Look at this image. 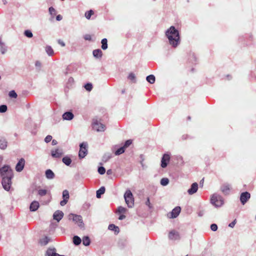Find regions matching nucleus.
<instances>
[{"label":"nucleus","mask_w":256,"mask_h":256,"mask_svg":"<svg viewBox=\"0 0 256 256\" xmlns=\"http://www.w3.org/2000/svg\"><path fill=\"white\" fill-rule=\"evenodd\" d=\"M0 173L2 178V184L3 188L8 191L12 184V178L13 177V172L8 166H4L0 168Z\"/></svg>","instance_id":"1"},{"label":"nucleus","mask_w":256,"mask_h":256,"mask_svg":"<svg viewBox=\"0 0 256 256\" xmlns=\"http://www.w3.org/2000/svg\"><path fill=\"white\" fill-rule=\"evenodd\" d=\"M168 42L174 48H176L180 42L178 31L174 26H171L166 32Z\"/></svg>","instance_id":"2"},{"label":"nucleus","mask_w":256,"mask_h":256,"mask_svg":"<svg viewBox=\"0 0 256 256\" xmlns=\"http://www.w3.org/2000/svg\"><path fill=\"white\" fill-rule=\"evenodd\" d=\"M125 202L128 208H132L134 205V198L130 190H127L124 194Z\"/></svg>","instance_id":"3"},{"label":"nucleus","mask_w":256,"mask_h":256,"mask_svg":"<svg viewBox=\"0 0 256 256\" xmlns=\"http://www.w3.org/2000/svg\"><path fill=\"white\" fill-rule=\"evenodd\" d=\"M211 202L216 207H220L224 204L222 197L218 194H214L211 198Z\"/></svg>","instance_id":"4"},{"label":"nucleus","mask_w":256,"mask_h":256,"mask_svg":"<svg viewBox=\"0 0 256 256\" xmlns=\"http://www.w3.org/2000/svg\"><path fill=\"white\" fill-rule=\"evenodd\" d=\"M80 149L78 154V156L80 158H84L88 153V144L86 142H82L80 144Z\"/></svg>","instance_id":"5"},{"label":"nucleus","mask_w":256,"mask_h":256,"mask_svg":"<svg viewBox=\"0 0 256 256\" xmlns=\"http://www.w3.org/2000/svg\"><path fill=\"white\" fill-rule=\"evenodd\" d=\"M180 210V207L176 206L172 210V212L168 214V216L170 218H176L179 215Z\"/></svg>","instance_id":"6"},{"label":"nucleus","mask_w":256,"mask_h":256,"mask_svg":"<svg viewBox=\"0 0 256 256\" xmlns=\"http://www.w3.org/2000/svg\"><path fill=\"white\" fill-rule=\"evenodd\" d=\"M168 238L172 240H178L180 238L179 232L175 230L170 232Z\"/></svg>","instance_id":"7"},{"label":"nucleus","mask_w":256,"mask_h":256,"mask_svg":"<svg viewBox=\"0 0 256 256\" xmlns=\"http://www.w3.org/2000/svg\"><path fill=\"white\" fill-rule=\"evenodd\" d=\"M250 198V194L246 192L241 193V204L244 205Z\"/></svg>","instance_id":"8"},{"label":"nucleus","mask_w":256,"mask_h":256,"mask_svg":"<svg viewBox=\"0 0 256 256\" xmlns=\"http://www.w3.org/2000/svg\"><path fill=\"white\" fill-rule=\"evenodd\" d=\"M93 128L98 132H102L104 130L105 126L96 121L93 123Z\"/></svg>","instance_id":"9"},{"label":"nucleus","mask_w":256,"mask_h":256,"mask_svg":"<svg viewBox=\"0 0 256 256\" xmlns=\"http://www.w3.org/2000/svg\"><path fill=\"white\" fill-rule=\"evenodd\" d=\"M64 214L61 210H56L53 214V218L59 222L64 217Z\"/></svg>","instance_id":"10"},{"label":"nucleus","mask_w":256,"mask_h":256,"mask_svg":"<svg viewBox=\"0 0 256 256\" xmlns=\"http://www.w3.org/2000/svg\"><path fill=\"white\" fill-rule=\"evenodd\" d=\"M170 159V156L168 154H164L162 159L161 166L163 168H166L168 165V162Z\"/></svg>","instance_id":"11"},{"label":"nucleus","mask_w":256,"mask_h":256,"mask_svg":"<svg viewBox=\"0 0 256 256\" xmlns=\"http://www.w3.org/2000/svg\"><path fill=\"white\" fill-rule=\"evenodd\" d=\"M25 160L24 158H22L20 160L19 162H18V164L16 165V170L17 172H21L24 166Z\"/></svg>","instance_id":"12"},{"label":"nucleus","mask_w":256,"mask_h":256,"mask_svg":"<svg viewBox=\"0 0 256 256\" xmlns=\"http://www.w3.org/2000/svg\"><path fill=\"white\" fill-rule=\"evenodd\" d=\"M73 221L77 222L80 228H84V224L82 222V217L76 214Z\"/></svg>","instance_id":"13"},{"label":"nucleus","mask_w":256,"mask_h":256,"mask_svg":"<svg viewBox=\"0 0 256 256\" xmlns=\"http://www.w3.org/2000/svg\"><path fill=\"white\" fill-rule=\"evenodd\" d=\"M198 189V184L196 182L193 183L192 186L191 188L188 190V192L189 194H192L194 193H196Z\"/></svg>","instance_id":"14"},{"label":"nucleus","mask_w":256,"mask_h":256,"mask_svg":"<svg viewBox=\"0 0 256 256\" xmlns=\"http://www.w3.org/2000/svg\"><path fill=\"white\" fill-rule=\"evenodd\" d=\"M74 117V115L70 112H66L62 114V118L64 120H72Z\"/></svg>","instance_id":"15"},{"label":"nucleus","mask_w":256,"mask_h":256,"mask_svg":"<svg viewBox=\"0 0 256 256\" xmlns=\"http://www.w3.org/2000/svg\"><path fill=\"white\" fill-rule=\"evenodd\" d=\"M63 154L62 150L56 149L52 151V156L54 158H60Z\"/></svg>","instance_id":"16"},{"label":"nucleus","mask_w":256,"mask_h":256,"mask_svg":"<svg viewBox=\"0 0 256 256\" xmlns=\"http://www.w3.org/2000/svg\"><path fill=\"white\" fill-rule=\"evenodd\" d=\"M40 204L38 202L34 201L32 202L30 206V210L32 212H34L36 210L39 208Z\"/></svg>","instance_id":"17"},{"label":"nucleus","mask_w":256,"mask_h":256,"mask_svg":"<svg viewBox=\"0 0 256 256\" xmlns=\"http://www.w3.org/2000/svg\"><path fill=\"white\" fill-rule=\"evenodd\" d=\"M57 253L56 252V249L54 248H48L46 252V256H56Z\"/></svg>","instance_id":"18"},{"label":"nucleus","mask_w":256,"mask_h":256,"mask_svg":"<svg viewBox=\"0 0 256 256\" xmlns=\"http://www.w3.org/2000/svg\"><path fill=\"white\" fill-rule=\"evenodd\" d=\"M8 146V142L4 138H0V148L5 150Z\"/></svg>","instance_id":"19"},{"label":"nucleus","mask_w":256,"mask_h":256,"mask_svg":"<svg viewBox=\"0 0 256 256\" xmlns=\"http://www.w3.org/2000/svg\"><path fill=\"white\" fill-rule=\"evenodd\" d=\"M54 174L52 170L48 169L46 171V176L47 178L52 179L54 178Z\"/></svg>","instance_id":"20"},{"label":"nucleus","mask_w":256,"mask_h":256,"mask_svg":"<svg viewBox=\"0 0 256 256\" xmlns=\"http://www.w3.org/2000/svg\"><path fill=\"white\" fill-rule=\"evenodd\" d=\"M92 53L94 56L96 58H100L102 56V52L100 49L94 50Z\"/></svg>","instance_id":"21"},{"label":"nucleus","mask_w":256,"mask_h":256,"mask_svg":"<svg viewBox=\"0 0 256 256\" xmlns=\"http://www.w3.org/2000/svg\"><path fill=\"white\" fill-rule=\"evenodd\" d=\"M105 192V188L104 186H102L98 190L96 191V198H100L101 197V195L104 194Z\"/></svg>","instance_id":"22"},{"label":"nucleus","mask_w":256,"mask_h":256,"mask_svg":"<svg viewBox=\"0 0 256 256\" xmlns=\"http://www.w3.org/2000/svg\"><path fill=\"white\" fill-rule=\"evenodd\" d=\"M81 242H82V240L80 239V238L79 236H74L73 242L75 245L78 246L81 243Z\"/></svg>","instance_id":"23"},{"label":"nucleus","mask_w":256,"mask_h":256,"mask_svg":"<svg viewBox=\"0 0 256 256\" xmlns=\"http://www.w3.org/2000/svg\"><path fill=\"white\" fill-rule=\"evenodd\" d=\"M108 229L111 230H114L116 233L118 234L119 232V228L118 226H116L114 224H110L108 226Z\"/></svg>","instance_id":"24"},{"label":"nucleus","mask_w":256,"mask_h":256,"mask_svg":"<svg viewBox=\"0 0 256 256\" xmlns=\"http://www.w3.org/2000/svg\"><path fill=\"white\" fill-rule=\"evenodd\" d=\"M90 239L88 236H85L82 238V244L84 246H88L90 244Z\"/></svg>","instance_id":"25"},{"label":"nucleus","mask_w":256,"mask_h":256,"mask_svg":"<svg viewBox=\"0 0 256 256\" xmlns=\"http://www.w3.org/2000/svg\"><path fill=\"white\" fill-rule=\"evenodd\" d=\"M146 80L151 84H154L156 80L155 76L152 74L146 77Z\"/></svg>","instance_id":"26"},{"label":"nucleus","mask_w":256,"mask_h":256,"mask_svg":"<svg viewBox=\"0 0 256 256\" xmlns=\"http://www.w3.org/2000/svg\"><path fill=\"white\" fill-rule=\"evenodd\" d=\"M62 162L66 166H70L72 162L71 159L68 156H65L62 158Z\"/></svg>","instance_id":"27"},{"label":"nucleus","mask_w":256,"mask_h":256,"mask_svg":"<svg viewBox=\"0 0 256 256\" xmlns=\"http://www.w3.org/2000/svg\"><path fill=\"white\" fill-rule=\"evenodd\" d=\"M49 240H50L48 237L45 236L44 238L40 240V242L42 245L45 246L48 244Z\"/></svg>","instance_id":"28"},{"label":"nucleus","mask_w":256,"mask_h":256,"mask_svg":"<svg viewBox=\"0 0 256 256\" xmlns=\"http://www.w3.org/2000/svg\"><path fill=\"white\" fill-rule=\"evenodd\" d=\"M107 42H108V40H107V39L104 38H103L102 40V48L104 50H106L107 48H108V44H107Z\"/></svg>","instance_id":"29"},{"label":"nucleus","mask_w":256,"mask_h":256,"mask_svg":"<svg viewBox=\"0 0 256 256\" xmlns=\"http://www.w3.org/2000/svg\"><path fill=\"white\" fill-rule=\"evenodd\" d=\"M0 50L1 51V52L2 54H4L6 50V48L4 44L2 42L0 38Z\"/></svg>","instance_id":"30"},{"label":"nucleus","mask_w":256,"mask_h":256,"mask_svg":"<svg viewBox=\"0 0 256 256\" xmlns=\"http://www.w3.org/2000/svg\"><path fill=\"white\" fill-rule=\"evenodd\" d=\"M46 51L49 56H52L54 54V50L50 46L46 47Z\"/></svg>","instance_id":"31"},{"label":"nucleus","mask_w":256,"mask_h":256,"mask_svg":"<svg viewBox=\"0 0 256 256\" xmlns=\"http://www.w3.org/2000/svg\"><path fill=\"white\" fill-rule=\"evenodd\" d=\"M62 198L64 199L68 200L70 198L69 192L68 190H64L62 192Z\"/></svg>","instance_id":"32"},{"label":"nucleus","mask_w":256,"mask_h":256,"mask_svg":"<svg viewBox=\"0 0 256 256\" xmlns=\"http://www.w3.org/2000/svg\"><path fill=\"white\" fill-rule=\"evenodd\" d=\"M125 151V148L124 146H122L118 148L117 150L115 152V154L116 156L120 155V154H123Z\"/></svg>","instance_id":"33"},{"label":"nucleus","mask_w":256,"mask_h":256,"mask_svg":"<svg viewBox=\"0 0 256 256\" xmlns=\"http://www.w3.org/2000/svg\"><path fill=\"white\" fill-rule=\"evenodd\" d=\"M168 182L169 180L168 178H162L160 180V184L164 186H166L168 184Z\"/></svg>","instance_id":"34"},{"label":"nucleus","mask_w":256,"mask_h":256,"mask_svg":"<svg viewBox=\"0 0 256 256\" xmlns=\"http://www.w3.org/2000/svg\"><path fill=\"white\" fill-rule=\"evenodd\" d=\"M93 14H94V11L92 10H90L86 12V14H85L86 18L87 19H90V18L92 15Z\"/></svg>","instance_id":"35"},{"label":"nucleus","mask_w":256,"mask_h":256,"mask_svg":"<svg viewBox=\"0 0 256 256\" xmlns=\"http://www.w3.org/2000/svg\"><path fill=\"white\" fill-rule=\"evenodd\" d=\"M110 158L111 156L110 154H106L103 156L102 160L104 162H106Z\"/></svg>","instance_id":"36"},{"label":"nucleus","mask_w":256,"mask_h":256,"mask_svg":"<svg viewBox=\"0 0 256 256\" xmlns=\"http://www.w3.org/2000/svg\"><path fill=\"white\" fill-rule=\"evenodd\" d=\"M24 34L26 36H27L28 38H32V36H33L32 32L30 30H25Z\"/></svg>","instance_id":"37"},{"label":"nucleus","mask_w":256,"mask_h":256,"mask_svg":"<svg viewBox=\"0 0 256 256\" xmlns=\"http://www.w3.org/2000/svg\"><path fill=\"white\" fill-rule=\"evenodd\" d=\"M8 109L6 105L3 104L0 106V112L4 113L6 112Z\"/></svg>","instance_id":"38"},{"label":"nucleus","mask_w":256,"mask_h":256,"mask_svg":"<svg viewBox=\"0 0 256 256\" xmlns=\"http://www.w3.org/2000/svg\"><path fill=\"white\" fill-rule=\"evenodd\" d=\"M222 190L223 192L225 193L226 194H228V192L230 190V188L228 186H224L222 188Z\"/></svg>","instance_id":"39"},{"label":"nucleus","mask_w":256,"mask_h":256,"mask_svg":"<svg viewBox=\"0 0 256 256\" xmlns=\"http://www.w3.org/2000/svg\"><path fill=\"white\" fill-rule=\"evenodd\" d=\"M8 95L10 98H16L18 96L16 93L13 90L10 92Z\"/></svg>","instance_id":"40"},{"label":"nucleus","mask_w":256,"mask_h":256,"mask_svg":"<svg viewBox=\"0 0 256 256\" xmlns=\"http://www.w3.org/2000/svg\"><path fill=\"white\" fill-rule=\"evenodd\" d=\"M47 194L46 190H40L38 191V194L40 196H44Z\"/></svg>","instance_id":"41"},{"label":"nucleus","mask_w":256,"mask_h":256,"mask_svg":"<svg viewBox=\"0 0 256 256\" xmlns=\"http://www.w3.org/2000/svg\"><path fill=\"white\" fill-rule=\"evenodd\" d=\"M98 172L100 174H104L106 172V170L104 167L100 166L98 168Z\"/></svg>","instance_id":"42"},{"label":"nucleus","mask_w":256,"mask_h":256,"mask_svg":"<svg viewBox=\"0 0 256 256\" xmlns=\"http://www.w3.org/2000/svg\"><path fill=\"white\" fill-rule=\"evenodd\" d=\"M84 88L87 90L90 91L92 90V85L90 83H88L85 85Z\"/></svg>","instance_id":"43"},{"label":"nucleus","mask_w":256,"mask_h":256,"mask_svg":"<svg viewBox=\"0 0 256 256\" xmlns=\"http://www.w3.org/2000/svg\"><path fill=\"white\" fill-rule=\"evenodd\" d=\"M132 143V140H127L125 143H124V146H123L124 148L128 147Z\"/></svg>","instance_id":"44"},{"label":"nucleus","mask_w":256,"mask_h":256,"mask_svg":"<svg viewBox=\"0 0 256 256\" xmlns=\"http://www.w3.org/2000/svg\"><path fill=\"white\" fill-rule=\"evenodd\" d=\"M126 208L122 206H119L118 209V211L119 213H124L126 212Z\"/></svg>","instance_id":"45"},{"label":"nucleus","mask_w":256,"mask_h":256,"mask_svg":"<svg viewBox=\"0 0 256 256\" xmlns=\"http://www.w3.org/2000/svg\"><path fill=\"white\" fill-rule=\"evenodd\" d=\"M52 140V136L50 135H48L46 137V138L44 139V141L48 143L50 142Z\"/></svg>","instance_id":"46"},{"label":"nucleus","mask_w":256,"mask_h":256,"mask_svg":"<svg viewBox=\"0 0 256 256\" xmlns=\"http://www.w3.org/2000/svg\"><path fill=\"white\" fill-rule=\"evenodd\" d=\"M49 12L52 15H54L56 14V10L53 7H50L49 8Z\"/></svg>","instance_id":"47"},{"label":"nucleus","mask_w":256,"mask_h":256,"mask_svg":"<svg viewBox=\"0 0 256 256\" xmlns=\"http://www.w3.org/2000/svg\"><path fill=\"white\" fill-rule=\"evenodd\" d=\"M128 78L132 80H135V78H136V76H135V75L133 73H130L128 76Z\"/></svg>","instance_id":"48"},{"label":"nucleus","mask_w":256,"mask_h":256,"mask_svg":"<svg viewBox=\"0 0 256 256\" xmlns=\"http://www.w3.org/2000/svg\"><path fill=\"white\" fill-rule=\"evenodd\" d=\"M210 228L211 230H212V231H216L218 229V226L216 224H212L211 226H210Z\"/></svg>","instance_id":"49"},{"label":"nucleus","mask_w":256,"mask_h":256,"mask_svg":"<svg viewBox=\"0 0 256 256\" xmlns=\"http://www.w3.org/2000/svg\"><path fill=\"white\" fill-rule=\"evenodd\" d=\"M146 206H148L149 207V208H152V206L150 204L149 198H147V200H146Z\"/></svg>","instance_id":"50"},{"label":"nucleus","mask_w":256,"mask_h":256,"mask_svg":"<svg viewBox=\"0 0 256 256\" xmlns=\"http://www.w3.org/2000/svg\"><path fill=\"white\" fill-rule=\"evenodd\" d=\"M76 214H70L68 216V220H74V216H76Z\"/></svg>","instance_id":"51"},{"label":"nucleus","mask_w":256,"mask_h":256,"mask_svg":"<svg viewBox=\"0 0 256 256\" xmlns=\"http://www.w3.org/2000/svg\"><path fill=\"white\" fill-rule=\"evenodd\" d=\"M68 200H66V199H64L62 200L60 202V204L62 206H64L65 204H66L67 203Z\"/></svg>","instance_id":"52"},{"label":"nucleus","mask_w":256,"mask_h":256,"mask_svg":"<svg viewBox=\"0 0 256 256\" xmlns=\"http://www.w3.org/2000/svg\"><path fill=\"white\" fill-rule=\"evenodd\" d=\"M236 224V220H234L233 222L230 223L228 226L230 228H233Z\"/></svg>","instance_id":"53"},{"label":"nucleus","mask_w":256,"mask_h":256,"mask_svg":"<svg viewBox=\"0 0 256 256\" xmlns=\"http://www.w3.org/2000/svg\"><path fill=\"white\" fill-rule=\"evenodd\" d=\"M84 38L86 40H91V36L90 34H86L84 36Z\"/></svg>","instance_id":"54"},{"label":"nucleus","mask_w":256,"mask_h":256,"mask_svg":"<svg viewBox=\"0 0 256 256\" xmlns=\"http://www.w3.org/2000/svg\"><path fill=\"white\" fill-rule=\"evenodd\" d=\"M58 43L60 44L62 46H65L64 42L63 41H62V40H58Z\"/></svg>","instance_id":"55"},{"label":"nucleus","mask_w":256,"mask_h":256,"mask_svg":"<svg viewBox=\"0 0 256 256\" xmlns=\"http://www.w3.org/2000/svg\"><path fill=\"white\" fill-rule=\"evenodd\" d=\"M56 19L57 20L60 21L62 19V16L60 14H58L56 16Z\"/></svg>","instance_id":"56"},{"label":"nucleus","mask_w":256,"mask_h":256,"mask_svg":"<svg viewBox=\"0 0 256 256\" xmlns=\"http://www.w3.org/2000/svg\"><path fill=\"white\" fill-rule=\"evenodd\" d=\"M125 218H126V216L124 214H122L119 216L118 219L120 220H122Z\"/></svg>","instance_id":"57"},{"label":"nucleus","mask_w":256,"mask_h":256,"mask_svg":"<svg viewBox=\"0 0 256 256\" xmlns=\"http://www.w3.org/2000/svg\"><path fill=\"white\" fill-rule=\"evenodd\" d=\"M57 144H58V142L56 140H52V145L54 146V145Z\"/></svg>","instance_id":"58"},{"label":"nucleus","mask_w":256,"mask_h":256,"mask_svg":"<svg viewBox=\"0 0 256 256\" xmlns=\"http://www.w3.org/2000/svg\"><path fill=\"white\" fill-rule=\"evenodd\" d=\"M40 65H41V64L40 62H38V61L36 62V66H40Z\"/></svg>","instance_id":"59"},{"label":"nucleus","mask_w":256,"mask_h":256,"mask_svg":"<svg viewBox=\"0 0 256 256\" xmlns=\"http://www.w3.org/2000/svg\"><path fill=\"white\" fill-rule=\"evenodd\" d=\"M107 174L108 175H110V174H112V170L110 169V170H107V172H106Z\"/></svg>","instance_id":"60"},{"label":"nucleus","mask_w":256,"mask_h":256,"mask_svg":"<svg viewBox=\"0 0 256 256\" xmlns=\"http://www.w3.org/2000/svg\"><path fill=\"white\" fill-rule=\"evenodd\" d=\"M2 1H3V2H4V4H6V0H2Z\"/></svg>","instance_id":"61"},{"label":"nucleus","mask_w":256,"mask_h":256,"mask_svg":"<svg viewBox=\"0 0 256 256\" xmlns=\"http://www.w3.org/2000/svg\"><path fill=\"white\" fill-rule=\"evenodd\" d=\"M64 256V255H60L59 254H57V256Z\"/></svg>","instance_id":"62"},{"label":"nucleus","mask_w":256,"mask_h":256,"mask_svg":"<svg viewBox=\"0 0 256 256\" xmlns=\"http://www.w3.org/2000/svg\"><path fill=\"white\" fill-rule=\"evenodd\" d=\"M188 120H190V116H188Z\"/></svg>","instance_id":"63"},{"label":"nucleus","mask_w":256,"mask_h":256,"mask_svg":"<svg viewBox=\"0 0 256 256\" xmlns=\"http://www.w3.org/2000/svg\"><path fill=\"white\" fill-rule=\"evenodd\" d=\"M124 90H122V93H124Z\"/></svg>","instance_id":"64"}]
</instances>
